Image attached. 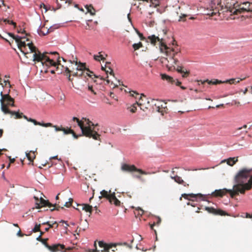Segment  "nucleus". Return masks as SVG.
<instances>
[{"label":"nucleus","instance_id":"nucleus-49","mask_svg":"<svg viewBox=\"0 0 252 252\" xmlns=\"http://www.w3.org/2000/svg\"><path fill=\"white\" fill-rule=\"evenodd\" d=\"M42 7L45 9L46 12L48 10L47 6L44 3H41L40 4V8Z\"/></svg>","mask_w":252,"mask_h":252},{"label":"nucleus","instance_id":"nucleus-17","mask_svg":"<svg viewBox=\"0 0 252 252\" xmlns=\"http://www.w3.org/2000/svg\"><path fill=\"white\" fill-rule=\"evenodd\" d=\"M205 210L209 213L215 215L225 216L228 215L227 213L221 209H216L213 207H205Z\"/></svg>","mask_w":252,"mask_h":252},{"label":"nucleus","instance_id":"nucleus-47","mask_svg":"<svg viewBox=\"0 0 252 252\" xmlns=\"http://www.w3.org/2000/svg\"><path fill=\"white\" fill-rule=\"evenodd\" d=\"M118 245H119V246H121V245H124V246H126L128 247H129V248H132V246H130L129 245H128L127 243H117Z\"/></svg>","mask_w":252,"mask_h":252},{"label":"nucleus","instance_id":"nucleus-6","mask_svg":"<svg viewBox=\"0 0 252 252\" xmlns=\"http://www.w3.org/2000/svg\"><path fill=\"white\" fill-rule=\"evenodd\" d=\"M70 63H74L76 65H77L76 67V70L81 72V74H78V72H72V75L75 77H84L86 78L87 76L94 79L93 76H94L95 78H99L101 81L104 80V79L100 76H96L88 68L86 67V64L84 63H81L80 62L78 63L77 61H73V62L70 61Z\"/></svg>","mask_w":252,"mask_h":252},{"label":"nucleus","instance_id":"nucleus-12","mask_svg":"<svg viewBox=\"0 0 252 252\" xmlns=\"http://www.w3.org/2000/svg\"><path fill=\"white\" fill-rule=\"evenodd\" d=\"M245 78H231L230 79L226 80L225 81H222L218 79H214L212 80H206L202 83L203 84L205 82H207L210 85H217L223 83H229V84H235L239 83L241 81H243Z\"/></svg>","mask_w":252,"mask_h":252},{"label":"nucleus","instance_id":"nucleus-26","mask_svg":"<svg viewBox=\"0 0 252 252\" xmlns=\"http://www.w3.org/2000/svg\"><path fill=\"white\" fill-rule=\"evenodd\" d=\"M182 196L183 197H184L186 199H188V197L189 196H190L191 197H199L200 198H202V200H204L205 199H204V196L201 193H198V194H193V193H190V194H182Z\"/></svg>","mask_w":252,"mask_h":252},{"label":"nucleus","instance_id":"nucleus-45","mask_svg":"<svg viewBox=\"0 0 252 252\" xmlns=\"http://www.w3.org/2000/svg\"><path fill=\"white\" fill-rule=\"evenodd\" d=\"M183 6L187 9H194L195 8V6H189V5H186L185 4H183Z\"/></svg>","mask_w":252,"mask_h":252},{"label":"nucleus","instance_id":"nucleus-50","mask_svg":"<svg viewBox=\"0 0 252 252\" xmlns=\"http://www.w3.org/2000/svg\"><path fill=\"white\" fill-rule=\"evenodd\" d=\"M110 64V63H109V62H106V64H105V66H104H104H102V67H101L102 69L103 70H104V71H105V68L106 69V68H107V65H109Z\"/></svg>","mask_w":252,"mask_h":252},{"label":"nucleus","instance_id":"nucleus-62","mask_svg":"<svg viewBox=\"0 0 252 252\" xmlns=\"http://www.w3.org/2000/svg\"><path fill=\"white\" fill-rule=\"evenodd\" d=\"M3 131L2 129H0V137H1L2 135Z\"/></svg>","mask_w":252,"mask_h":252},{"label":"nucleus","instance_id":"nucleus-56","mask_svg":"<svg viewBox=\"0 0 252 252\" xmlns=\"http://www.w3.org/2000/svg\"><path fill=\"white\" fill-rule=\"evenodd\" d=\"M246 218H252V215H250V214L247 213L246 214Z\"/></svg>","mask_w":252,"mask_h":252},{"label":"nucleus","instance_id":"nucleus-44","mask_svg":"<svg viewBox=\"0 0 252 252\" xmlns=\"http://www.w3.org/2000/svg\"><path fill=\"white\" fill-rule=\"evenodd\" d=\"M135 104H134L131 108H130V111L132 113H135L137 110V107L136 106H135Z\"/></svg>","mask_w":252,"mask_h":252},{"label":"nucleus","instance_id":"nucleus-53","mask_svg":"<svg viewBox=\"0 0 252 252\" xmlns=\"http://www.w3.org/2000/svg\"><path fill=\"white\" fill-rule=\"evenodd\" d=\"M174 83H175L176 85L178 86H180L181 84V82L178 81V80H175V82Z\"/></svg>","mask_w":252,"mask_h":252},{"label":"nucleus","instance_id":"nucleus-31","mask_svg":"<svg viewBox=\"0 0 252 252\" xmlns=\"http://www.w3.org/2000/svg\"><path fill=\"white\" fill-rule=\"evenodd\" d=\"M85 8L87 9L88 12H89L91 15H95V9L94 8L92 5L85 6Z\"/></svg>","mask_w":252,"mask_h":252},{"label":"nucleus","instance_id":"nucleus-24","mask_svg":"<svg viewBox=\"0 0 252 252\" xmlns=\"http://www.w3.org/2000/svg\"><path fill=\"white\" fill-rule=\"evenodd\" d=\"M142 95L144 97H145V96L144 94H142L140 96L138 102H137L136 104L140 107L141 109L144 110V109L148 108V106L146 105L145 103L143 102V99L142 98Z\"/></svg>","mask_w":252,"mask_h":252},{"label":"nucleus","instance_id":"nucleus-34","mask_svg":"<svg viewBox=\"0 0 252 252\" xmlns=\"http://www.w3.org/2000/svg\"><path fill=\"white\" fill-rule=\"evenodd\" d=\"M143 46V44L141 42H139L138 43H134L133 44L132 47L134 48V50H137L139 49L140 48Z\"/></svg>","mask_w":252,"mask_h":252},{"label":"nucleus","instance_id":"nucleus-37","mask_svg":"<svg viewBox=\"0 0 252 252\" xmlns=\"http://www.w3.org/2000/svg\"><path fill=\"white\" fill-rule=\"evenodd\" d=\"M72 202H73V199L70 198L69 199V201L66 202L65 203V204L63 205V206H65L66 207H69L70 206H71Z\"/></svg>","mask_w":252,"mask_h":252},{"label":"nucleus","instance_id":"nucleus-28","mask_svg":"<svg viewBox=\"0 0 252 252\" xmlns=\"http://www.w3.org/2000/svg\"><path fill=\"white\" fill-rule=\"evenodd\" d=\"M249 126L247 125H244L243 126L238 127L237 129H236L233 131V134L237 136H240L241 135H242V133L239 132V131L243 129H246Z\"/></svg>","mask_w":252,"mask_h":252},{"label":"nucleus","instance_id":"nucleus-22","mask_svg":"<svg viewBox=\"0 0 252 252\" xmlns=\"http://www.w3.org/2000/svg\"><path fill=\"white\" fill-rule=\"evenodd\" d=\"M8 114H11L12 116H15V119H21L22 118H24V117H27L24 115L23 113L20 112L19 111L17 112L11 111V112H9Z\"/></svg>","mask_w":252,"mask_h":252},{"label":"nucleus","instance_id":"nucleus-48","mask_svg":"<svg viewBox=\"0 0 252 252\" xmlns=\"http://www.w3.org/2000/svg\"><path fill=\"white\" fill-rule=\"evenodd\" d=\"M45 239V241H42V242H41L44 245V246L48 249V247L49 246H50V245H49L48 244V243H47V241L48 240V239Z\"/></svg>","mask_w":252,"mask_h":252},{"label":"nucleus","instance_id":"nucleus-51","mask_svg":"<svg viewBox=\"0 0 252 252\" xmlns=\"http://www.w3.org/2000/svg\"><path fill=\"white\" fill-rule=\"evenodd\" d=\"M42 236H39L37 238H36V240L38 241H40V242H42V241H45V239H42L41 238Z\"/></svg>","mask_w":252,"mask_h":252},{"label":"nucleus","instance_id":"nucleus-19","mask_svg":"<svg viewBox=\"0 0 252 252\" xmlns=\"http://www.w3.org/2000/svg\"><path fill=\"white\" fill-rule=\"evenodd\" d=\"M171 178L172 179H174V181L178 183L179 184H182L185 187H188L189 184L185 183L184 180L182 179L181 177L178 176H171Z\"/></svg>","mask_w":252,"mask_h":252},{"label":"nucleus","instance_id":"nucleus-54","mask_svg":"<svg viewBox=\"0 0 252 252\" xmlns=\"http://www.w3.org/2000/svg\"><path fill=\"white\" fill-rule=\"evenodd\" d=\"M17 235L20 237H22L24 236V234L23 233H22L20 229H19V230L18 231V232L17 233Z\"/></svg>","mask_w":252,"mask_h":252},{"label":"nucleus","instance_id":"nucleus-32","mask_svg":"<svg viewBox=\"0 0 252 252\" xmlns=\"http://www.w3.org/2000/svg\"><path fill=\"white\" fill-rule=\"evenodd\" d=\"M24 119H26L27 121L33 123L34 125H39L41 126V124L40 122H37L35 120L32 119V118H29L27 117H24Z\"/></svg>","mask_w":252,"mask_h":252},{"label":"nucleus","instance_id":"nucleus-8","mask_svg":"<svg viewBox=\"0 0 252 252\" xmlns=\"http://www.w3.org/2000/svg\"><path fill=\"white\" fill-rule=\"evenodd\" d=\"M25 37H18L17 38H15V41L17 43L19 49L21 50V51L24 53L25 55H26L28 52H26V47L28 46L29 47V50L30 51V53H33V55L35 54V53L40 52L33 44L32 42L26 43L25 40H23V39H25Z\"/></svg>","mask_w":252,"mask_h":252},{"label":"nucleus","instance_id":"nucleus-1","mask_svg":"<svg viewBox=\"0 0 252 252\" xmlns=\"http://www.w3.org/2000/svg\"><path fill=\"white\" fill-rule=\"evenodd\" d=\"M166 34L167 30H163L162 32L158 33L157 36L152 35L149 36L147 39L151 44L154 46L158 42L160 52L167 56L165 60L167 61V66L171 68L178 63V58L181 57V50L177 46L175 47H169L167 46Z\"/></svg>","mask_w":252,"mask_h":252},{"label":"nucleus","instance_id":"nucleus-57","mask_svg":"<svg viewBox=\"0 0 252 252\" xmlns=\"http://www.w3.org/2000/svg\"><path fill=\"white\" fill-rule=\"evenodd\" d=\"M2 5L4 6H5V4L4 3V0H0V7H1Z\"/></svg>","mask_w":252,"mask_h":252},{"label":"nucleus","instance_id":"nucleus-35","mask_svg":"<svg viewBox=\"0 0 252 252\" xmlns=\"http://www.w3.org/2000/svg\"><path fill=\"white\" fill-rule=\"evenodd\" d=\"M105 71L106 72V73L107 75H108V73H109L110 75H112L114 76V73L112 69L110 67L108 66V65H107V68L105 69Z\"/></svg>","mask_w":252,"mask_h":252},{"label":"nucleus","instance_id":"nucleus-3","mask_svg":"<svg viewBox=\"0 0 252 252\" xmlns=\"http://www.w3.org/2000/svg\"><path fill=\"white\" fill-rule=\"evenodd\" d=\"M220 4L221 12L227 13L226 15L223 16L224 18L228 17L227 19H234L235 17H232L234 15H238L245 12H252V3L249 2L239 5L238 8V5L235 0H223Z\"/></svg>","mask_w":252,"mask_h":252},{"label":"nucleus","instance_id":"nucleus-40","mask_svg":"<svg viewBox=\"0 0 252 252\" xmlns=\"http://www.w3.org/2000/svg\"><path fill=\"white\" fill-rule=\"evenodd\" d=\"M49 226L50 228L55 227L57 229L58 227V223L57 221H54L52 223L51 222Z\"/></svg>","mask_w":252,"mask_h":252},{"label":"nucleus","instance_id":"nucleus-63","mask_svg":"<svg viewBox=\"0 0 252 252\" xmlns=\"http://www.w3.org/2000/svg\"><path fill=\"white\" fill-rule=\"evenodd\" d=\"M175 45H176V41H175V40L174 39H173V42H172V45L174 46Z\"/></svg>","mask_w":252,"mask_h":252},{"label":"nucleus","instance_id":"nucleus-29","mask_svg":"<svg viewBox=\"0 0 252 252\" xmlns=\"http://www.w3.org/2000/svg\"><path fill=\"white\" fill-rule=\"evenodd\" d=\"M51 31V30L47 29V28L45 29L42 27L41 29L38 30V33L40 35H45L49 33Z\"/></svg>","mask_w":252,"mask_h":252},{"label":"nucleus","instance_id":"nucleus-60","mask_svg":"<svg viewBox=\"0 0 252 252\" xmlns=\"http://www.w3.org/2000/svg\"><path fill=\"white\" fill-rule=\"evenodd\" d=\"M50 223H51V222H50V221H46V222H43L42 223V224H43V225L47 224V225L49 226Z\"/></svg>","mask_w":252,"mask_h":252},{"label":"nucleus","instance_id":"nucleus-5","mask_svg":"<svg viewBox=\"0 0 252 252\" xmlns=\"http://www.w3.org/2000/svg\"><path fill=\"white\" fill-rule=\"evenodd\" d=\"M72 120L76 121L78 125L81 129L82 134L88 137L93 138L95 140L100 141V135L91 126H97L98 124L94 125L89 119L83 117L81 120H79L76 117H73Z\"/></svg>","mask_w":252,"mask_h":252},{"label":"nucleus","instance_id":"nucleus-43","mask_svg":"<svg viewBox=\"0 0 252 252\" xmlns=\"http://www.w3.org/2000/svg\"><path fill=\"white\" fill-rule=\"evenodd\" d=\"M102 52H99L98 53L99 55H98V56L100 60H101L104 61L106 59V58L104 56H102Z\"/></svg>","mask_w":252,"mask_h":252},{"label":"nucleus","instance_id":"nucleus-21","mask_svg":"<svg viewBox=\"0 0 252 252\" xmlns=\"http://www.w3.org/2000/svg\"><path fill=\"white\" fill-rule=\"evenodd\" d=\"M100 194L101 196H100L99 198H101L102 197H103L108 199L109 201L111 199L110 198H111L112 196V193H111L110 190H109V192H108L105 190H103L100 192Z\"/></svg>","mask_w":252,"mask_h":252},{"label":"nucleus","instance_id":"nucleus-4","mask_svg":"<svg viewBox=\"0 0 252 252\" xmlns=\"http://www.w3.org/2000/svg\"><path fill=\"white\" fill-rule=\"evenodd\" d=\"M252 168H243L239 171L235 177L236 183L233 189L237 191V195L240 192L245 194L246 190H250L252 188Z\"/></svg>","mask_w":252,"mask_h":252},{"label":"nucleus","instance_id":"nucleus-11","mask_svg":"<svg viewBox=\"0 0 252 252\" xmlns=\"http://www.w3.org/2000/svg\"><path fill=\"white\" fill-rule=\"evenodd\" d=\"M147 104L152 105L154 109L161 113L162 115L168 110L166 103L158 99H151L150 100H147Z\"/></svg>","mask_w":252,"mask_h":252},{"label":"nucleus","instance_id":"nucleus-61","mask_svg":"<svg viewBox=\"0 0 252 252\" xmlns=\"http://www.w3.org/2000/svg\"><path fill=\"white\" fill-rule=\"evenodd\" d=\"M239 132L242 133V134H246V133H247L248 132V131H247V130H243V131H241V130H240V131H239Z\"/></svg>","mask_w":252,"mask_h":252},{"label":"nucleus","instance_id":"nucleus-7","mask_svg":"<svg viewBox=\"0 0 252 252\" xmlns=\"http://www.w3.org/2000/svg\"><path fill=\"white\" fill-rule=\"evenodd\" d=\"M1 99L0 100L1 104V110L5 114H8L11 112L8 107L14 106V99L7 94H3L2 92H0Z\"/></svg>","mask_w":252,"mask_h":252},{"label":"nucleus","instance_id":"nucleus-38","mask_svg":"<svg viewBox=\"0 0 252 252\" xmlns=\"http://www.w3.org/2000/svg\"><path fill=\"white\" fill-rule=\"evenodd\" d=\"M94 247H95L94 249V250L89 249V250H87L86 252H98L100 251L97 249L96 241H95L94 243Z\"/></svg>","mask_w":252,"mask_h":252},{"label":"nucleus","instance_id":"nucleus-9","mask_svg":"<svg viewBox=\"0 0 252 252\" xmlns=\"http://www.w3.org/2000/svg\"><path fill=\"white\" fill-rule=\"evenodd\" d=\"M34 198L35 200V208L36 209H39L43 207H48L51 211H53L54 210H59V208L63 209V206H60L59 204L60 202L59 201L58 204H55V205H53L50 202H49L48 200H45L42 197L38 199L37 197L34 196Z\"/></svg>","mask_w":252,"mask_h":252},{"label":"nucleus","instance_id":"nucleus-42","mask_svg":"<svg viewBox=\"0 0 252 252\" xmlns=\"http://www.w3.org/2000/svg\"><path fill=\"white\" fill-rule=\"evenodd\" d=\"M88 90L91 91L92 93H93L94 94H96V93L94 91V90L93 89V87L92 86H88Z\"/></svg>","mask_w":252,"mask_h":252},{"label":"nucleus","instance_id":"nucleus-18","mask_svg":"<svg viewBox=\"0 0 252 252\" xmlns=\"http://www.w3.org/2000/svg\"><path fill=\"white\" fill-rule=\"evenodd\" d=\"M65 249V246L63 244H57L55 245H53L52 246H50L48 247V249L52 251V252H56L58 251H60L62 250H63Z\"/></svg>","mask_w":252,"mask_h":252},{"label":"nucleus","instance_id":"nucleus-23","mask_svg":"<svg viewBox=\"0 0 252 252\" xmlns=\"http://www.w3.org/2000/svg\"><path fill=\"white\" fill-rule=\"evenodd\" d=\"M110 200L109 201V202L111 204L113 203L114 205H115L116 206H119L121 204V202L119 201L116 197L115 196V193L113 192L112 193V196L111 198H110Z\"/></svg>","mask_w":252,"mask_h":252},{"label":"nucleus","instance_id":"nucleus-10","mask_svg":"<svg viewBox=\"0 0 252 252\" xmlns=\"http://www.w3.org/2000/svg\"><path fill=\"white\" fill-rule=\"evenodd\" d=\"M121 170L124 172H136L139 173V174H133V176L134 178H136L138 179H141V176L140 174L143 175H148L150 174V173L147 172L141 169H139L136 168V167L134 165H130L126 163H124L121 166Z\"/></svg>","mask_w":252,"mask_h":252},{"label":"nucleus","instance_id":"nucleus-2","mask_svg":"<svg viewBox=\"0 0 252 252\" xmlns=\"http://www.w3.org/2000/svg\"><path fill=\"white\" fill-rule=\"evenodd\" d=\"M61 58L57 52H44L41 53L40 52L35 53L33 55V61L37 62H41L44 65L47 66L56 67V71L58 74H61L63 72L66 73L68 76L69 81H71V73L72 72L69 69L70 66H64L61 63Z\"/></svg>","mask_w":252,"mask_h":252},{"label":"nucleus","instance_id":"nucleus-30","mask_svg":"<svg viewBox=\"0 0 252 252\" xmlns=\"http://www.w3.org/2000/svg\"><path fill=\"white\" fill-rule=\"evenodd\" d=\"M237 161V158H230L227 160V163L230 166H233Z\"/></svg>","mask_w":252,"mask_h":252},{"label":"nucleus","instance_id":"nucleus-33","mask_svg":"<svg viewBox=\"0 0 252 252\" xmlns=\"http://www.w3.org/2000/svg\"><path fill=\"white\" fill-rule=\"evenodd\" d=\"M177 14H181V15L179 17V21H185L186 20L185 19H183V18H186V17H187L188 16V14H185V13H183L181 12H180V13L179 12H177Z\"/></svg>","mask_w":252,"mask_h":252},{"label":"nucleus","instance_id":"nucleus-27","mask_svg":"<svg viewBox=\"0 0 252 252\" xmlns=\"http://www.w3.org/2000/svg\"><path fill=\"white\" fill-rule=\"evenodd\" d=\"M26 156L30 162H33V160L35 158V153L32 151L26 152Z\"/></svg>","mask_w":252,"mask_h":252},{"label":"nucleus","instance_id":"nucleus-59","mask_svg":"<svg viewBox=\"0 0 252 252\" xmlns=\"http://www.w3.org/2000/svg\"><path fill=\"white\" fill-rule=\"evenodd\" d=\"M9 158L10 164L14 162V161L15 160L14 158H11L10 157H9Z\"/></svg>","mask_w":252,"mask_h":252},{"label":"nucleus","instance_id":"nucleus-58","mask_svg":"<svg viewBox=\"0 0 252 252\" xmlns=\"http://www.w3.org/2000/svg\"><path fill=\"white\" fill-rule=\"evenodd\" d=\"M4 83L8 84V87H9V88H10V87H11V85H10V82H9V81L8 80H4Z\"/></svg>","mask_w":252,"mask_h":252},{"label":"nucleus","instance_id":"nucleus-41","mask_svg":"<svg viewBox=\"0 0 252 252\" xmlns=\"http://www.w3.org/2000/svg\"><path fill=\"white\" fill-rule=\"evenodd\" d=\"M136 32L138 34V35H139V36L141 40H145L146 39L145 37L143 35L142 33H141L138 31H136Z\"/></svg>","mask_w":252,"mask_h":252},{"label":"nucleus","instance_id":"nucleus-25","mask_svg":"<svg viewBox=\"0 0 252 252\" xmlns=\"http://www.w3.org/2000/svg\"><path fill=\"white\" fill-rule=\"evenodd\" d=\"M160 75L162 80H166L168 82L171 84H174V83L175 82V80H174L172 77L165 74H161Z\"/></svg>","mask_w":252,"mask_h":252},{"label":"nucleus","instance_id":"nucleus-15","mask_svg":"<svg viewBox=\"0 0 252 252\" xmlns=\"http://www.w3.org/2000/svg\"><path fill=\"white\" fill-rule=\"evenodd\" d=\"M117 245V244L114 243L108 244L104 243L103 241L98 242V246L101 248L100 251L101 252H110V250L112 248H116Z\"/></svg>","mask_w":252,"mask_h":252},{"label":"nucleus","instance_id":"nucleus-46","mask_svg":"<svg viewBox=\"0 0 252 252\" xmlns=\"http://www.w3.org/2000/svg\"><path fill=\"white\" fill-rule=\"evenodd\" d=\"M129 93L130 94V95L133 97H136V96H135L134 94H135L136 95H139V94L135 91H132L130 92Z\"/></svg>","mask_w":252,"mask_h":252},{"label":"nucleus","instance_id":"nucleus-39","mask_svg":"<svg viewBox=\"0 0 252 252\" xmlns=\"http://www.w3.org/2000/svg\"><path fill=\"white\" fill-rule=\"evenodd\" d=\"M3 21L5 23H7V24L13 25L14 26V27H16V23L12 21H10L9 20L5 19H4Z\"/></svg>","mask_w":252,"mask_h":252},{"label":"nucleus","instance_id":"nucleus-52","mask_svg":"<svg viewBox=\"0 0 252 252\" xmlns=\"http://www.w3.org/2000/svg\"><path fill=\"white\" fill-rule=\"evenodd\" d=\"M9 35L11 37H12L15 40V38L16 39L17 37H19V36H15L14 35V34L12 33H8Z\"/></svg>","mask_w":252,"mask_h":252},{"label":"nucleus","instance_id":"nucleus-13","mask_svg":"<svg viewBox=\"0 0 252 252\" xmlns=\"http://www.w3.org/2000/svg\"><path fill=\"white\" fill-rule=\"evenodd\" d=\"M226 193H229L231 198H234L235 195H237V191H235L233 189H216L211 193V195L214 197H222Z\"/></svg>","mask_w":252,"mask_h":252},{"label":"nucleus","instance_id":"nucleus-36","mask_svg":"<svg viewBox=\"0 0 252 252\" xmlns=\"http://www.w3.org/2000/svg\"><path fill=\"white\" fill-rule=\"evenodd\" d=\"M40 226H41L40 224H35L34 228L32 229V232L35 233L37 232L40 231Z\"/></svg>","mask_w":252,"mask_h":252},{"label":"nucleus","instance_id":"nucleus-64","mask_svg":"<svg viewBox=\"0 0 252 252\" xmlns=\"http://www.w3.org/2000/svg\"><path fill=\"white\" fill-rule=\"evenodd\" d=\"M247 91H248V89L246 88L245 90L243 92L244 94H245L247 93Z\"/></svg>","mask_w":252,"mask_h":252},{"label":"nucleus","instance_id":"nucleus-14","mask_svg":"<svg viewBox=\"0 0 252 252\" xmlns=\"http://www.w3.org/2000/svg\"><path fill=\"white\" fill-rule=\"evenodd\" d=\"M41 126H44V127H53L55 128V129L56 131H62L63 132L64 134H73L74 136H75V134L74 132V131L70 129V128H67L65 129V128L61 126H59L57 125L53 126L52 124L48 123H41Z\"/></svg>","mask_w":252,"mask_h":252},{"label":"nucleus","instance_id":"nucleus-20","mask_svg":"<svg viewBox=\"0 0 252 252\" xmlns=\"http://www.w3.org/2000/svg\"><path fill=\"white\" fill-rule=\"evenodd\" d=\"M81 206L82 210H85L87 212H89L91 214L93 211V207L87 204H83L82 205L77 204V206Z\"/></svg>","mask_w":252,"mask_h":252},{"label":"nucleus","instance_id":"nucleus-55","mask_svg":"<svg viewBox=\"0 0 252 252\" xmlns=\"http://www.w3.org/2000/svg\"><path fill=\"white\" fill-rule=\"evenodd\" d=\"M94 58L95 61H100V59L98 57V55H94Z\"/></svg>","mask_w":252,"mask_h":252},{"label":"nucleus","instance_id":"nucleus-16","mask_svg":"<svg viewBox=\"0 0 252 252\" xmlns=\"http://www.w3.org/2000/svg\"><path fill=\"white\" fill-rule=\"evenodd\" d=\"M181 57L182 54L181 53V57L180 58H178V60L180 59ZM179 61H178V63L176 64H175L174 66H173V67L169 68L168 66H167V67H168V69L171 70H172V69H176L178 72L182 74L183 77L186 78L189 75V72L187 70L185 71V70L183 69V67L182 66L178 65V64H179ZM166 66H167V63L166 64Z\"/></svg>","mask_w":252,"mask_h":252}]
</instances>
